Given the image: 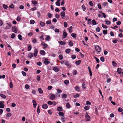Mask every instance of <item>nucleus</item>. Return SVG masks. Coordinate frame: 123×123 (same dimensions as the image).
I'll use <instances>...</instances> for the list:
<instances>
[{
    "label": "nucleus",
    "mask_w": 123,
    "mask_h": 123,
    "mask_svg": "<svg viewBox=\"0 0 123 123\" xmlns=\"http://www.w3.org/2000/svg\"><path fill=\"white\" fill-rule=\"evenodd\" d=\"M11 26V25L7 23L3 25V28L5 29H9L10 28Z\"/></svg>",
    "instance_id": "nucleus-1"
},
{
    "label": "nucleus",
    "mask_w": 123,
    "mask_h": 123,
    "mask_svg": "<svg viewBox=\"0 0 123 123\" xmlns=\"http://www.w3.org/2000/svg\"><path fill=\"white\" fill-rule=\"evenodd\" d=\"M95 49L96 51L98 52H100L101 50V48L98 45L95 46Z\"/></svg>",
    "instance_id": "nucleus-2"
},
{
    "label": "nucleus",
    "mask_w": 123,
    "mask_h": 123,
    "mask_svg": "<svg viewBox=\"0 0 123 123\" xmlns=\"http://www.w3.org/2000/svg\"><path fill=\"white\" fill-rule=\"evenodd\" d=\"M86 115L85 116L86 120V121H90V117L86 113Z\"/></svg>",
    "instance_id": "nucleus-3"
},
{
    "label": "nucleus",
    "mask_w": 123,
    "mask_h": 123,
    "mask_svg": "<svg viewBox=\"0 0 123 123\" xmlns=\"http://www.w3.org/2000/svg\"><path fill=\"white\" fill-rule=\"evenodd\" d=\"M12 31L15 33H17V27L15 26H13L12 27Z\"/></svg>",
    "instance_id": "nucleus-4"
},
{
    "label": "nucleus",
    "mask_w": 123,
    "mask_h": 123,
    "mask_svg": "<svg viewBox=\"0 0 123 123\" xmlns=\"http://www.w3.org/2000/svg\"><path fill=\"white\" fill-rule=\"evenodd\" d=\"M61 15L62 18H64L65 16V13L64 11H62L61 12Z\"/></svg>",
    "instance_id": "nucleus-5"
},
{
    "label": "nucleus",
    "mask_w": 123,
    "mask_h": 123,
    "mask_svg": "<svg viewBox=\"0 0 123 123\" xmlns=\"http://www.w3.org/2000/svg\"><path fill=\"white\" fill-rule=\"evenodd\" d=\"M41 44L43 46V49H45L46 48L47 46H48V45L47 44H46L45 43L42 42L41 43Z\"/></svg>",
    "instance_id": "nucleus-6"
},
{
    "label": "nucleus",
    "mask_w": 123,
    "mask_h": 123,
    "mask_svg": "<svg viewBox=\"0 0 123 123\" xmlns=\"http://www.w3.org/2000/svg\"><path fill=\"white\" fill-rule=\"evenodd\" d=\"M55 95L53 94H52L49 97L50 99L52 100H54L55 99Z\"/></svg>",
    "instance_id": "nucleus-7"
},
{
    "label": "nucleus",
    "mask_w": 123,
    "mask_h": 123,
    "mask_svg": "<svg viewBox=\"0 0 123 123\" xmlns=\"http://www.w3.org/2000/svg\"><path fill=\"white\" fill-rule=\"evenodd\" d=\"M50 63V62L48 61V59H46L44 60V63L46 65L49 64Z\"/></svg>",
    "instance_id": "nucleus-8"
},
{
    "label": "nucleus",
    "mask_w": 123,
    "mask_h": 123,
    "mask_svg": "<svg viewBox=\"0 0 123 123\" xmlns=\"http://www.w3.org/2000/svg\"><path fill=\"white\" fill-rule=\"evenodd\" d=\"M55 72H58L59 71V69L56 67H55L53 68Z\"/></svg>",
    "instance_id": "nucleus-9"
},
{
    "label": "nucleus",
    "mask_w": 123,
    "mask_h": 123,
    "mask_svg": "<svg viewBox=\"0 0 123 123\" xmlns=\"http://www.w3.org/2000/svg\"><path fill=\"white\" fill-rule=\"evenodd\" d=\"M65 65L67 66L68 67H70L71 66L70 64L68 62H67L65 63Z\"/></svg>",
    "instance_id": "nucleus-10"
},
{
    "label": "nucleus",
    "mask_w": 123,
    "mask_h": 123,
    "mask_svg": "<svg viewBox=\"0 0 123 123\" xmlns=\"http://www.w3.org/2000/svg\"><path fill=\"white\" fill-rule=\"evenodd\" d=\"M75 88L76 91L78 92H80V88L78 86H76Z\"/></svg>",
    "instance_id": "nucleus-11"
},
{
    "label": "nucleus",
    "mask_w": 123,
    "mask_h": 123,
    "mask_svg": "<svg viewBox=\"0 0 123 123\" xmlns=\"http://www.w3.org/2000/svg\"><path fill=\"white\" fill-rule=\"evenodd\" d=\"M67 34V32H64L63 34V35L64 36V37L63 38H65L66 37Z\"/></svg>",
    "instance_id": "nucleus-12"
},
{
    "label": "nucleus",
    "mask_w": 123,
    "mask_h": 123,
    "mask_svg": "<svg viewBox=\"0 0 123 123\" xmlns=\"http://www.w3.org/2000/svg\"><path fill=\"white\" fill-rule=\"evenodd\" d=\"M32 102L34 107L35 108H36L37 105V103L35 100H33L32 101Z\"/></svg>",
    "instance_id": "nucleus-13"
},
{
    "label": "nucleus",
    "mask_w": 123,
    "mask_h": 123,
    "mask_svg": "<svg viewBox=\"0 0 123 123\" xmlns=\"http://www.w3.org/2000/svg\"><path fill=\"white\" fill-rule=\"evenodd\" d=\"M122 71V70L121 68H118L117 69V72L119 74H120L121 73Z\"/></svg>",
    "instance_id": "nucleus-14"
},
{
    "label": "nucleus",
    "mask_w": 123,
    "mask_h": 123,
    "mask_svg": "<svg viewBox=\"0 0 123 123\" xmlns=\"http://www.w3.org/2000/svg\"><path fill=\"white\" fill-rule=\"evenodd\" d=\"M35 53H34V56L36 57L37 56V53L38 52V50L37 49H35L34 50Z\"/></svg>",
    "instance_id": "nucleus-15"
},
{
    "label": "nucleus",
    "mask_w": 123,
    "mask_h": 123,
    "mask_svg": "<svg viewBox=\"0 0 123 123\" xmlns=\"http://www.w3.org/2000/svg\"><path fill=\"white\" fill-rule=\"evenodd\" d=\"M42 107L43 108L46 109L48 108V106L47 104H45L42 105Z\"/></svg>",
    "instance_id": "nucleus-16"
},
{
    "label": "nucleus",
    "mask_w": 123,
    "mask_h": 123,
    "mask_svg": "<svg viewBox=\"0 0 123 123\" xmlns=\"http://www.w3.org/2000/svg\"><path fill=\"white\" fill-rule=\"evenodd\" d=\"M33 56V54L32 53H30L28 54V57L29 58H31Z\"/></svg>",
    "instance_id": "nucleus-17"
},
{
    "label": "nucleus",
    "mask_w": 123,
    "mask_h": 123,
    "mask_svg": "<svg viewBox=\"0 0 123 123\" xmlns=\"http://www.w3.org/2000/svg\"><path fill=\"white\" fill-rule=\"evenodd\" d=\"M63 109L61 107H57V111H62Z\"/></svg>",
    "instance_id": "nucleus-18"
},
{
    "label": "nucleus",
    "mask_w": 123,
    "mask_h": 123,
    "mask_svg": "<svg viewBox=\"0 0 123 123\" xmlns=\"http://www.w3.org/2000/svg\"><path fill=\"white\" fill-rule=\"evenodd\" d=\"M71 35L74 38H76V34H75V33H72Z\"/></svg>",
    "instance_id": "nucleus-19"
},
{
    "label": "nucleus",
    "mask_w": 123,
    "mask_h": 123,
    "mask_svg": "<svg viewBox=\"0 0 123 123\" xmlns=\"http://www.w3.org/2000/svg\"><path fill=\"white\" fill-rule=\"evenodd\" d=\"M40 54L42 55H44L45 53V51L43 50H41L40 52Z\"/></svg>",
    "instance_id": "nucleus-20"
},
{
    "label": "nucleus",
    "mask_w": 123,
    "mask_h": 123,
    "mask_svg": "<svg viewBox=\"0 0 123 123\" xmlns=\"http://www.w3.org/2000/svg\"><path fill=\"white\" fill-rule=\"evenodd\" d=\"M40 25L42 27H43L45 25V23L42 21H40Z\"/></svg>",
    "instance_id": "nucleus-21"
},
{
    "label": "nucleus",
    "mask_w": 123,
    "mask_h": 123,
    "mask_svg": "<svg viewBox=\"0 0 123 123\" xmlns=\"http://www.w3.org/2000/svg\"><path fill=\"white\" fill-rule=\"evenodd\" d=\"M59 43H60V44L61 45H65L66 44V42H65L64 41H59L58 42Z\"/></svg>",
    "instance_id": "nucleus-22"
},
{
    "label": "nucleus",
    "mask_w": 123,
    "mask_h": 123,
    "mask_svg": "<svg viewBox=\"0 0 123 123\" xmlns=\"http://www.w3.org/2000/svg\"><path fill=\"white\" fill-rule=\"evenodd\" d=\"M58 114L60 116L63 117L64 116V114L62 112H60L58 113Z\"/></svg>",
    "instance_id": "nucleus-23"
},
{
    "label": "nucleus",
    "mask_w": 123,
    "mask_h": 123,
    "mask_svg": "<svg viewBox=\"0 0 123 123\" xmlns=\"http://www.w3.org/2000/svg\"><path fill=\"white\" fill-rule=\"evenodd\" d=\"M81 61L80 60H79L78 61H76L75 62V64L78 65H79L80 63H81Z\"/></svg>",
    "instance_id": "nucleus-24"
},
{
    "label": "nucleus",
    "mask_w": 123,
    "mask_h": 123,
    "mask_svg": "<svg viewBox=\"0 0 123 123\" xmlns=\"http://www.w3.org/2000/svg\"><path fill=\"white\" fill-rule=\"evenodd\" d=\"M88 68L89 72V73L90 74V75L91 76H92V73L91 70V69H90V67L89 66L88 67Z\"/></svg>",
    "instance_id": "nucleus-25"
},
{
    "label": "nucleus",
    "mask_w": 123,
    "mask_h": 123,
    "mask_svg": "<svg viewBox=\"0 0 123 123\" xmlns=\"http://www.w3.org/2000/svg\"><path fill=\"white\" fill-rule=\"evenodd\" d=\"M39 105H38L37 107V114H39L40 112V110L39 109Z\"/></svg>",
    "instance_id": "nucleus-26"
},
{
    "label": "nucleus",
    "mask_w": 123,
    "mask_h": 123,
    "mask_svg": "<svg viewBox=\"0 0 123 123\" xmlns=\"http://www.w3.org/2000/svg\"><path fill=\"white\" fill-rule=\"evenodd\" d=\"M4 108V105L3 104L1 103L0 102V108Z\"/></svg>",
    "instance_id": "nucleus-27"
},
{
    "label": "nucleus",
    "mask_w": 123,
    "mask_h": 123,
    "mask_svg": "<svg viewBox=\"0 0 123 123\" xmlns=\"http://www.w3.org/2000/svg\"><path fill=\"white\" fill-rule=\"evenodd\" d=\"M66 107L67 108H70L71 106L69 103H67L66 104Z\"/></svg>",
    "instance_id": "nucleus-28"
},
{
    "label": "nucleus",
    "mask_w": 123,
    "mask_h": 123,
    "mask_svg": "<svg viewBox=\"0 0 123 123\" xmlns=\"http://www.w3.org/2000/svg\"><path fill=\"white\" fill-rule=\"evenodd\" d=\"M70 51L71 50L70 49H68L66 50L65 52L66 53L68 54L70 52Z\"/></svg>",
    "instance_id": "nucleus-29"
},
{
    "label": "nucleus",
    "mask_w": 123,
    "mask_h": 123,
    "mask_svg": "<svg viewBox=\"0 0 123 123\" xmlns=\"http://www.w3.org/2000/svg\"><path fill=\"white\" fill-rule=\"evenodd\" d=\"M38 91L40 93H42L43 92L42 89L41 88H39L38 89Z\"/></svg>",
    "instance_id": "nucleus-30"
},
{
    "label": "nucleus",
    "mask_w": 123,
    "mask_h": 123,
    "mask_svg": "<svg viewBox=\"0 0 123 123\" xmlns=\"http://www.w3.org/2000/svg\"><path fill=\"white\" fill-rule=\"evenodd\" d=\"M92 24L93 25H95L96 24V23L95 21V20L94 19H93L92 20Z\"/></svg>",
    "instance_id": "nucleus-31"
},
{
    "label": "nucleus",
    "mask_w": 123,
    "mask_h": 123,
    "mask_svg": "<svg viewBox=\"0 0 123 123\" xmlns=\"http://www.w3.org/2000/svg\"><path fill=\"white\" fill-rule=\"evenodd\" d=\"M9 86L10 88H12L13 87V84L12 82H10L9 84Z\"/></svg>",
    "instance_id": "nucleus-32"
},
{
    "label": "nucleus",
    "mask_w": 123,
    "mask_h": 123,
    "mask_svg": "<svg viewBox=\"0 0 123 123\" xmlns=\"http://www.w3.org/2000/svg\"><path fill=\"white\" fill-rule=\"evenodd\" d=\"M112 64L114 66H116L117 65V63L114 61H113L112 62Z\"/></svg>",
    "instance_id": "nucleus-33"
},
{
    "label": "nucleus",
    "mask_w": 123,
    "mask_h": 123,
    "mask_svg": "<svg viewBox=\"0 0 123 123\" xmlns=\"http://www.w3.org/2000/svg\"><path fill=\"white\" fill-rule=\"evenodd\" d=\"M59 59L61 60H62L63 59V56L62 55H60L59 56Z\"/></svg>",
    "instance_id": "nucleus-34"
},
{
    "label": "nucleus",
    "mask_w": 123,
    "mask_h": 123,
    "mask_svg": "<svg viewBox=\"0 0 123 123\" xmlns=\"http://www.w3.org/2000/svg\"><path fill=\"white\" fill-rule=\"evenodd\" d=\"M31 2L34 5L36 4L37 3V2L36 0H32L31 1Z\"/></svg>",
    "instance_id": "nucleus-35"
},
{
    "label": "nucleus",
    "mask_w": 123,
    "mask_h": 123,
    "mask_svg": "<svg viewBox=\"0 0 123 123\" xmlns=\"http://www.w3.org/2000/svg\"><path fill=\"white\" fill-rule=\"evenodd\" d=\"M90 108V106H87L85 107L84 108V109L85 110H87L89 109Z\"/></svg>",
    "instance_id": "nucleus-36"
},
{
    "label": "nucleus",
    "mask_w": 123,
    "mask_h": 123,
    "mask_svg": "<svg viewBox=\"0 0 123 123\" xmlns=\"http://www.w3.org/2000/svg\"><path fill=\"white\" fill-rule=\"evenodd\" d=\"M64 83L65 84L67 85L68 84L69 81L68 80H66L64 81Z\"/></svg>",
    "instance_id": "nucleus-37"
},
{
    "label": "nucleus",
    "mask_w": 123,
    "mask_h": 123,
    "mask_svg": "<svg viewBox=\"0 0 123 123\" xmlns=\"http://www.w3.org/2000/svg\"><path fill=\"white\" fill-rule=\"evenodd\" d=\"M35 23V21L33 20H31L30 21V23L31 24H33Z\"/></svg>",
    "instance_id": "nucleus-38"
},
{
    "label": "nucleus",
    "mask_w": 123,
    "mask_h": 123,
    "mask_svg": "<svg viewBox=\"0 0 123 123\" xmlns=\"http://www.w3.org/2000/svg\"><path fill=\"white\" fill-rule=\"evenodd\" d=\"M100 60L102 62H103L105 61L104 58V57H101L100 58Z\"/></svg>",
    "instance_id": "nucleus-39"
},
{
    "label": "nucleus",
    "mask_w": 123,
    "mask_h": 123,
    "mask_svg": "<svg viewBox=\"0 0 123 123\" xmlns=\"http://www.w3.org/2000/svg\"><path fill=\"white\" fill-rule=\"evenodd\" d=\"M94 58L96 60L97 62L98 63H99V59H98L96 57L94 56Z\"/></svg>",
    "instance_id": "nucleus-40"
},
{
    "label": "nucleus",
    "mask_w": 123,
    "mask_h": 123,
    "mask_svg": "<svg viewBox=\"0 0 123 123\" xmlns=\"http://www.w3.org/2000/svg\"><path fill=\"white\" fill-rule=\"evenodd\" d=\"M107 30H104L103 31V33L104 35H106L107 33Z\"/></svg>",
    "instance_id": "nucleus-41"
},
{
    "label": "nucleus",
    "mask_w": 123,
    "mask_h": 123,
    "mask_svg": "<svg viewBox=\"0 0 123 123\" xmlns=\"http://www.w3.org/2000/svg\"><path fill=\"white\" fill-rule=\"evenodd\" d=\"M0 96L1 97L4 98H6V96L3 94H1L0 95Z\"/></svg>",
    "instance_id": "nucleus-42"
},
{
    "label": "nucleus",
    "mask_w": 123,
    "mask_h": 123,
    "mask_svg": "<svg viewBox=\"0 0 123 123\" xmlns=\"http://www.w3.org/2000/svg\"><path fill=\"white\" fill-rule=\"evenodd\" d=\"M51 23V21L50 20H48L46 22V24L47 25L50 24Z\"/></svg>",
    "instance_id": "nucleus-43"
},
{
    "label": "nucleus",
    "mask_w": 123,
    "mask_h": 123,
    "mask_svg": "<svg viewBox=\"0 0 123 123\" xmlns=\"http://www.w3.org/2000/svg\"><path fill=\"white\" fill-rule=\"evenodd\" d=\"M31 46L30 45H29L28 47V51H30L31 49Z\"/></svg>",
    "instance_id": "nucleus-44"
},
{
    "label": "nucleus",
    "mask_w": 123,
    "mask_h": 123,
    "mask_svg": "<svg viewBox=\"0 0 123 123\" xmlns=\"http://www.w3.org/2000/svg\"><path fill=\"white\" fill-rule=\"evenodd\" d=\"M67 97V95L66 94H64L62 95V97L63 98H66Z\"/></svg>",
    "instance_id": "nucleus-45"
},
{
    "label": "nucleus",
    "mask_w": 123,
    "mask_h": 123,
    "mask_svg": "<svg viewBox=\"0 0 123 123\" xmlns=\"http://www.w3.org/2000/svg\"><path fill=\"white\" fill-rule=\"evenodd\" d=\"M11 116V113H8L6 115V117H10Z\"/></svg>",
    "instance_id": "nucleus-46"
},
{
    "label": "nucleus",
    "mask_w": 123,
    "mask_h": 123,
    "mask_svg": "<svg viewBox=\"0 0 123 123\" xmlns=\"http://www.w3.org/2000/svg\"><path fill=\"white\" fill-rule=\"evenodd\" d=\"M107 25H109L111 23V22L110 21H105Z\"/></svg>",
    "instance_id": "nucleus-47"
},
{
    "label": "nucleus",
    "mask_w": 123,
    "mask_h": 123,
    "mask_svg": "<svg viewBox=\"0 0 123 123\" xmlns=\"http://www.w3.org/2000/svg\"><path fill=\"white\" fill-rule=\"evenodd\" d=\"M25 87L26 89H28L30 87L29 85L26 84L25 86Z\"/></svg>",
    "instance_id": "nucleus-48"
},
{
    "label": "nucleus",
    "mask_w": 123,
    "mask_h": 123,
    "mask_svg": "<svg viewBox=\"0 0 123 123\" xmlns=\"http://www.w3.org/2000/svg\"><path fill=\"white\" fill-rule=\"evenodd\" d=\"M79 96H80V95H79V94L78 93L76 94L75 95H74V98L79 97Z\"/></svg>",
    "instance_id": "nucleus-49"
},
{
    "label": "nucleus",
    "mask_w": 123,
    "mask_h": 123,
    "mask_svg": "<svg viewBox=\"0 0 123 123\" xmlns=\"http://www.w3.org/2000/svg\"><path fill=\"white\" fill-rule=\"evenodd\" d=\"M21 19V18L20 17L18 16L17 17L16 20L18 21H19Z\"/></svg>",
    "instance_id": "nucleus-50"
},
{
    "label": "nucleus",
    "mask_w": 123,
    "mask_h": 123,
    "mask_svg": "<svg viewBox=\"0 0 123 123\" xmlns=\"http://www.w3.org/2000/svg\"><path fill=\"white\" fill-rule=\"evenodd\" d=\"M69 44L70 46H73V43L72 41H70L69 42Z\"/></svg>",
    "instance_id": "nucleus-51"
},
{
    "label": "nucleus",
    "mask_w": 123,
    "mask_h": 123,
    "mask_svg": "<svg viewBox=\"0 0 123 123\" xmlns=\"http://www.w3.org/2000/svg\"><path fill=\"white\" fill-rule=\"evenodd\" d=\"M91 19H89L88 20L87 24H91Z\"/></svg>",
    "instance_id": "nucleus-52"
},
{
    "label": "nucleus",
    "mask_w": 123,
    "mask_h": 123,
    "mask_svg": "<svg viewBox=\"0 0 123 123\" xmlns=\"http://www.w3.org/2000/svg\"><path fill=\"white\" fill-rule=\"evenodd\" d=\"M96 31L98 32H99L100 31V29L99 27H98L96 28Z\"/></svg>",
    "instance_id": "nucleus-53"
},
{
    "label": "nucleus",
    "mask_w": 123,
    "mask_h": 123,
    "mask_svg": "<svg viewBox=\"0 0 123 123\" xmlns=\"http://www.w3.org/2000/svg\"><path fill=\"white\" fill-rule=\"evenodd\" d=\"M18 39L20 40H21L22 39V36L21 35H20V34L18 35Z\"/></svg>",
    "instance_id": "nucleus-54"
},
{
    "label": "nucleus",
    "mask_w": 123,
    "mask_h": 123,
    "mask_svg": "<svg viewBox=\"0 0 123 123\" xmlns=\"http://www.w3.org/2000/svg\"><path fill=\"white\" fill-rule=\"evenodd\" d=\"M64 26L65 27H67L68 25L67 23L66 22H64Z\"/></svg>",
    "instance_id": "nucleus-55"
},
{
    "label": "nucleus",
    "mask_w": 123,
    "mask_h": 123,
    "mask_svg": "<svg viewBox=\"0 0 123 123\" xmlns=\"http://www.w3.org/2000/svg\"><path fill=\"white\" fill-rule=\"evenodd\" d=\"M82 88L83 89H86V86L85 84L84 83H83L82 85Z\"/></svg>",
    "instance_id": "nucleus-56"
},
{
    "label": "nucleus",
    "mask_w": 123,
    "mask_h": 123,
    "mask_svg": "<svg viewBox=\"0 0 123 123\" xmlns=\"http://www.w3.org/2000/svg\"><path fill=\"white\" fill-rule=\"evenodd\" d=\"M49 18H51L52 17V15L50 13H49L47 14Z\"/></svg>",
    "instance_id": "nucleus-57"
},
{
    "label": "nucleus",
    "mask_w": 123,
    "mask_h": 123,
    "mask_svg": "<svg viewBox=\"0 0 123 123\" xmlns=\"http://www.w3.org/2000/svg\"><path fill=\"white\" fill-rule=\"evenodd\" d=\"M15 36V35L13 33L11 36V37L12 38H14Z\"/></svg>",
    "instance_id": "nucleus-58"
},
{
    "label": "nucleus",
    "mask_w": 123,
    "mask_h": 123,
    "mask_svg": "<svg viewBox=\"0 0 123 123\" xmlns=\"http://www.w3.org/2000/svg\"><path fill=\"white\" fill-rule=\"evenodd\" d=\"M102 26L103 28L105 29L107 28L108 27L107 26L105 25L104 24L102 25Z\"/></svg>",
    "instance_id": "nucleus-59"
},
{
    "label": "nucleus",
    "mask_w": 123,
    "mask_h": 123,
    "mask_svg": "<svg viewBox=\"0 0 123 123\" xmlns=\"http://www.w3.org/2000/svg\"><path fill=\"white\" fill-rule=\"evenodd\" d=\"M82 9L83 11H85L86 10V7L85 6L83 5L82 6Z\"/></svg>",
    "instance_id": "nucleus-60"
},
{
    "label": "nucleus",
    "mask_w": 123,
    "mask_h": 123,
    "mask_svg": "<svg viewBox=\"0 0 123 123\" xmlns=\"http://www.w3.org/2000/svg\"><path fill=\"white\" fill-rule=\"evenodd\" d=\"M89 4L91 6H92L93 5V4L92 3L91 1H90L89 2Z\"/></svg>",
    "instance_id": "nucleus-61"
},
{
    "label": "nucleus",
    "mask_w": 123,
    "mask_h": 123,
    "mask_svg": "<svg viewBox=\"0 0 123 123\" xmlns=\"http://www.w3.org/2000/svg\"><path fill=\"white\" fill-rule=\"evenodd\" d=\"M22 73L23 75L24 76H26V73L24 71H22Z\"/></svg>",
    "instance_id": "nucleus-62"
},
{
    "label": "nucleus",
    "mask_w": 123,
    "mask_h": 123,
    "mask_svg": "<svg viewBox=\"0 0 123 123\" xmlns=\"http://www.w3.org/2000/svg\"><path fill=\"white\" fill-rule=\"evenodd\" d=\"M123 111V110L122 108L120 107L118 109V111L119 112H121Z\"/></svg>",
    "instance_id": "nucleus-63"
},
{
    "label": "nucleus",
    "mask_w": 123,
    "mask_h": 123,
    "mask_svg": "<svg viewBox=\"0 0 123 123\" xmlns=\"http://www.w3.org/2000/svg\"><path fill=\"white\" fill-rule=\"evenodd\" d=\"M55 17L57 18H59L60 16L59 14H56L55 15Z\"/></svg>",
    "instance_id": "nucleus-64"
}]
</instances>
